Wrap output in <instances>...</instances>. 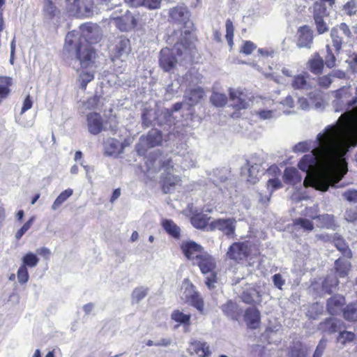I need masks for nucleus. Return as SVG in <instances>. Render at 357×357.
Listing matches in <instances>:
<instances>
[{
    "instance_id": "obj_63",
    "label": "nucleus",
    "mask_w": 357,
    "mask_h": 357,
    "mask_svg": "<svg viewBox=\"0 0 357 357\" xmlns=\"http://www.w3.org/2000/svg\"><path fill=\"white\" fill-rule=\"evenodd\" d=\"M318 218L324 222L322 227H330L333 225V216L331 215L324 214Z\"/></svg>"
},
{
    "instance_id": "obj_57",
    "label": "nucleus",
    "mask_w": 357,
    "mask_h": 357,
    "mask_svg": "<svg viewBox=\"0 0 357 357\" xmlns=\"http://www.w3.org/2000/svg\"><path fill=\"white\" fill-rule=\"evenodd\" d=\"M99 100L100 98L98 96L91 97L83 102V107L86 109H97L98 108Z\"/></svg>"
},
{
    "instance_id": "obj_5",
    "label": "nucleus",
    "mask_w": 357,
    "mask_h": 357,
    "mask_svg": "<svg viewBox=\"0 0 357 357\" xmlns=\"http://www.w3.org/2000/svg\"><path fill=\"white\" fill-rule=\"evenodd\" d=\"M330 38L331 42L327 45L333 47L336 54H340L342 48L351 42L353 34L349 26L342 22L331 29Z\"/></svg>"
},
{
    "instance_id": "obj_17",
    "label": "nucleus",
    "mask_w": 357,
    "mask_h": 357,
    "mask_svg": "<svg viewBox=\"0 0 357 357\" xmlns=\"http://www.w3.org/2000/svg\"><path fill=\"white\" fill-rule=\"evenodd\" d=\"M264 160L256 155L252 156L250 160L248 161L249 168L248 169V181L250 183L255 184L259 180V174L261 164Z\"/></svg>"
},
{
    "instance_id": "obj_53",
    "label": "nucleus",
    "mask_w": 357,
    "mask_h": 357,
    "mask_svg": "<svg viewBox=\"0 0 357 357\" xmlns=\"http://www.w3.org/2000/svg\"><path fill=\"white\" fill-rule=\"evenodd\" d=\"M17 280L20 284H25L28 282L29 275L27 268L20 266L17 273Z\"/></svg>"
},
{
    "instance_id": "obj_48",
    "label": "nucleus",
    "mask_w": 357,
    "mask_h": 357,
    "mask_svg": "<svg viewBox=\"0 0 357 357\" xmlns=\"http://www.w3.org/2000/svg\"><path fill=\"white\" fill-rule=\"evenodd\" d=\"M211 101L216 107H222L226 105L227 98L224 93H213L211 96Z\"/></svg>"
},
{
    "instance_id": "obj_22",
    "label": "nucleus",
    "mask_w": 357,
    "mask_h": 357,
    "mask_svg": "<svg viewBox=\"0 0 357 357\" xmlns=\"http://www.w3.org/2000/svg\"><path fill=\"white\" fill-rule=\"evenodd\" d=\"M342 321L336 318H328L319 325V329L328 334L336 333L340 329Z\"/></svg>"
},
{
    "instance_id": "obj_18",
    "label": "nucleus",
    "mask_w": 357,
    "mask_h": 357,
    "mask_svg": "<svg viewBox=\"0 0 357 357\" xmlns=\"http://www.w3.org/2000/svg\"><path fill=\"white\" fill-rule=\"evenodd\" d=\"M86 124L89 132L92 135H98L102 130V119L97 112H91L86 115Z\"/></svg>"
},
{
    "instance_id": "obj_11",
    "label": "nucleus",
    "mask_w": 357,
    "mask_h": 357,
    "mask_svg": "<svg viewBox=\"0 0 357 357\" xmlns=\"http://www.w3.org/2000/svg\"><path fill=\"white\" fill-rule=\"evenodd\" d=\"M130 52L131 46L130 40L127 38L121 36L116 41L115 47L114 49V60L120 59L121 61H124L128 58Z\"/></svg>"
},
{
    "instance_id": "obj_26",
    "label": "nucleus",
    "mask_w": 357,
    "mask_h": 357,
    "mask_svg": "<svg viewBox=\"0 0 357 357\" xmlns=\"http://www.w3.org/2000/svg\"><path fill=\"white\" fill-rule=\"evenodd\" d=\"M213 182L216 186H219L220 190L224 193L229 190V183H227V177L223 171L215 170L214 172Z\"/></svg>"
},
{
    "instance_id": "obj_7",
    "label": "nucleus",
    "mask_w": 357,
    "mask_h": 357,
    "mask_svg": "<svg viewBox=\"0 0 357 357\" xmlns=\"http://www.w3.org/2000/svg\"><path fill=\"white\" fill-rule=\"evenodd\" d=\"M181 298L184 302L195 307L201 314L204 313V301L199 294L196 291L195 287L188 278L184 279L182 282Z\"/></svg>"
},
{
    "instance_id": "obj_44",
    "label": "nucleus",
    "mask_w": 357,
    "mask_h": 357,
    "mask_svg": "<svg viewBox=\"0 0 357 357\" xmlns=\"http://www.w3.org/2000/svg\"><path fill=\"white\" fill-rule=\"evenodd\" d=\"M172 319L181 324H188L190 319V314H184L183 312L176 310H174L171 315Z\"/></svg>"
},
{
    "instance_id": "obj_28",
    "label": "nucleus",
    "mask_w": 357,
    "mask_h": 357,
    "mask_svg": "<svg viewBox=\"0 0 357 357\" xmlns=\"http://www.w3.org/2000/svg\"><path fill=\"white\" fill-rule=\"evenodd\" d=\"M310 71L315 74H321L324 68V60L318 54H315L314 56L308 61Z\"/></svg>"
},
{
    "instance_id": "obj_45",
    "label": "nucleus",
    "mask_w": 357,
    "mask_h": 357,
    "mask_svg": "<svg viewBox=\"0 0 357 357\" xmlns=\"http://www.w3.org/2000/svg\"><path fill=\"white\" fill-rule=\"evenodd\" d=\"M294 229L302 228L305 231H312L314 228L313 224L310 220L302 218L294 220Z\"/></svg>"
},
{
    "instance_id": "obj_3",
    "label": "nucleus",
    "mask_w": 357,
    "mask_h": 357,
    "mask_svg": "<svg viewBox=\"0 0 357 357\" xmlns=\"http://www.w3.org/2000/svg\"><path fill=\"white\" fill-rule=\"evenodd\" d=\"M194 166L192 160L188 161L186 156L182 158L178 154L165 159L162 162L163 173L162 174V190L165 193H172L176 186L181 185L179 176L174 174L180 169H185Z\"/></svg>"
},
{
    "instance_id": "obj_59",
    "label": "nucleus",
    "mask_w": 357,
    "mask_h": 357,
    "mask_svg": "<svg viewBox=\"0 0 357 357\" xmlns=\"http://www.w3.org/2000/svg\"><path fill=\"white\" fill-rule=\"evenodd\" d=\"M256 45L251 41H246L243 45L241 52L246 55L250 54L254 50H255Z\"/></svg>"
},
{
    "instance_id": "obj_32",
    "label": "nucleus",
    "mask_w": 357,
    "mask_h": 357,
    "mask_svg": "<svg viewBox=\"0 0 357 357\" xmlns=\"http://www.w3.org/2000/svg\"><path fill=\"white\" fill-rule=\"evenodd\" d=\"M333 243L337 249L340 250L345 257L350 258L351 257V252L342 238L336 236H334Z\"/></svg>"
},
{
    "instance_id": "obj_14",
    "label": "nucleus",
    "mask_w": 357,
    "mask_h": 357,
    "mask_svg": "<svg viewBox=\"0 0 357 357\" xmlns=\"http://www.w3.org/2000/svg\"><path fill=\"white\" fill-rule=\"evenodd\" d=\"M181 249L185 256L193 263L204 252L200 245L191 241L183 243Z\"/></svg>"
},
{
    "instance_id": "obj_25",
    "label": "nucleus",
    "mask_w": 357,
    "mask_h": 357,
    "mask_svg": "<svg viewBox=\"0 0 357 357\" xmlns=\"http://www.w3.org/2000/svg\"><path fill=\"white\" fill-rule=\"evenodd\" d=\"M105 152L107 155H112L120 153L122 151L121 143L114 138H109L105 144Z\"/></svg>"
},
{
    "instance_id": "obj_12",
    "label": "nucleus",
    "mask_w": 357,
    "mask_h": 357,
    "mask_svg": "<svg viewBox=\"0 0 357 357\" xmlns=\"http://www.w3.org/2000/svg\"><path fill=\"white\" fill-rule=\"evenodd\" d=\"M241 300L248 304H259L261 302L260 292L252 285L246 284L239 293Z\"/></svg>"
},
{
    "instance_id": "obj_30",
    "label": "nucleus",
    "mask_w": 357,
    "mask_h": 357,
    "mask_svg": "<svg viewBox=\"0 0 357 357\" xmlns=\"http://www.w3.org/2000/svg\"><path fill=\"white\" fill-rule=\"evenodd\" d=\"M94 79V71L91 70V68L86 70H82L79 75L78 82L79 87L84 90L86 88L87 84Z\"/></svg>"
},
{
    "instance_id": "obj_55",
    "label": "nucleus",
    "mask_w": 357,
    "mask_h": 357,
    "mask_svg": "<svg viewBox=\"0 0 357 357\" xmlns=\"http://www.w3.org/2000/svg\"><path fill=\"white\" fill-rule=\"evenodd\" d=\"M257 114L263 120L271 119L279 116V114L274 109H261L257 112Z\"/></svg>"
},
{
    "instance_id": "obj_10",
    "label": "nucleus",
    "mask_w": 357,
    "mask_h": 357,
    "mask_svg": "<svg viewBox=\"0 0 357 357\" xmlns=\"http://www.w3.org/2000/svg\"><path fill=\"white\" fill-rule=\"evenodd\" d=\"M236 220L233 218L217 219L213 221L210 227L212 229H218L228 237H233L236 229Z\"/></svg>"
},
{
    "instance_id": "obj_46",
    "label": "nucleus",
    "mask_w": 357,
    "mask_h": 357,
    "mask_svg": "<svg viewBox=\"0 0 357 357\" xmlns=\"http://www.w3.org/2000/svg\"><path fill=\"white\" fill-rule=\"evenodd\" d=\"M291 86L295 89H307L309 84L304 75H298L294 77Z\"/></svg>"
},
{
    "instance_id": "obj_52",
    "label": "nucleus",
    "mask_w": 357,
    "mask_h": 357,
    "mask_svg": "<svg viewBox=\"0 0 357 357\" xmlns=\"http://www.w3.org/2000/svg\"><path fill=\"white\" fill-rule=\"evenodd\" d=\"M316 30L319 34H323L329 30V27L324 21V17L314 18Z\"/></svg>"
},
{
    "instance_id": "obj_35",
    "label": "nucleus",
    "mask_w": 357,
    "mask_h": 357,
    "mask_svg": "<svg viewBox=\"0 0 357 357\" xmlns=\"http://www.w3.org/2000/svg\"><path fill=\"white\" fill-rule=\"evenodd\" d=\"M11 84V79L9 77H0V103L10 93L9 86Z\"/></svg>"
},
{
    "instance_id": "obj_62",
    "label": "nucleus",
    "mask_w": 357,
    "mask_h": 357,
    "mask_svg": "<svg viewBox=\"0 0 357 357\" xmlns=\"http://www.w3.org/2000/svg\"><path fill=\"white\" fill-rule=\"evenodd\" d=\"M161 0H145L143 6L149 9H158L160 8Z\"/></svg>"
},
{
    "instance_id": "obj_60",
    "label": "nucleus",
    "mask_w": 357,
    "mask_h": 357,
    "mask_svg": "<svg viewBox=\"0 0 357 357\" xmlns=\"http://www.w3.org/2000/svg\"><path fill=\"white\" fill-rule=\"evenodd\" d=\"M344 218H345L346 220L348 222H354L355 220H357L356 209L354 208L347 209L345 214H344Z\"/></svg>"
},
{
    "instance_id": "obj_31",
    "label": "nucleus",
    "mask_w": 357,
    "mask_h": 357,
    "mask_svg": "<svg viewBox=\"0 0 357 357\" xmlns=\"http://www.w3.org/2000/svg\"><path fill=\"white\" fill-rule=\"evenodd\" d=\"M335 264L338 275L341 278L345 277L350 268V262L348 259L339 258L335 261Z\"/></svg>"
},
{
    "instance_id": "obj_13",
    "label": "nucleus",
    "mask_w": 357,
    "mask_h": 357,
    "mask_svg": "<svg viewBox=\"0 0 357 357\" xmlns=\"http://www.w3.org/2000/svg\"><path fill=\"white\" fill-rule=\"evenodd\" d=\"M313 31L307 26H303L297 31L296 46L298 48L310 49L313 44Z\"/></svg>"
},
{
    "instance_id": "obj_2",
    "label": "nucleus",
    "mask_w": 357,
    "mask_h": 357,
    "mask_svg": "<svg viewBox=\"0 0 357 357\" xmlns=\"http://www.w3.org/2000/svg\"><path fill=\"white\" fill-rule=\"evenodd\" d=\"M84 43L74 40V34L68 33L65 40V47L70 52L75 47L76 58L82 68H90L93 66L96 53L89 43H96L100 39V28L94 24H84L80 26Z\"/></svg>"
},
{
    "instance_id": "obj_39",
    "label": "nucleus",
    "mask_w": 357,
    "mask_h": 357,
    "mask_svg": "<svg viewBox=\"0 0 357 357\" xmlns=\"http://www.w3.org/2000/svg\"><path fill=\"white\" fill-rule=\"evenodd\" d=\"M337 280L333 275L327 276L323 282L322 287L327 293L331 294L336 289Z\"/></svg>"
},
{
    "instance_id": "obj_38",
    "label": "nucleus",
    "mask_w": 357,
    "mask_h": 357,
    "mask_svg": "<svg viewBox=\"0 0 357 357\" xmlns=\"http://www.w3.org/2000/svg\"><path fill=\"white\" fill-rule=\"evenodd\" d=\"M204 93V91L202 88L197 87L188 92L185 96L190 102V104L192 105L198 102L199 100L203 98Z\"/></svg>"
},
{
    "instance_id": "obj_1",
    "label": "nucleus",
    "mask_w": 357,
    "mask_h": 357,
    "mask_svg": "<svg viewBox=\"0 0 357 357\" xmlns=\"http://www.w3.org/2000/svg\"><path fill=\"white\" fill-rule=\"evenodd\" d=\"M357 146V112L342 114L335 123L327 126L315 141H304L294 147V152L312 151L299 161V169L306 173L305 188L312 186L326 192L335 187L348 172L346 155Z\"/></svg>"
},
{
    "instance_id": "obj_58",
    "label": "nucleus",
    "mask_w": 357,
    "mask_h": 357,
    "mask_svg": "<svg viewBox=\"0 0 357 357\" xmlns=\"http://www.w3.org/2000/svg\"><path fill=\"white\" fill-rule=\"evenodd\" d=\"M343 197L349 202H357V190L349 189L342 194Z\"/></svg>"
},
{
    "instance_id": "obj_24",
    "label": "nucleus",
    "mask_w": 357,
    "mask_h": 357,
    "mask_svg": "<svg viewBox=\"0 0 357 357\" xmlns=\"http://www.w3.org/2000/svg\"><path fill=\"white\" fill-rule=\"evenodd\" d=\"M245 319L250 328L257 327L260 321V312L256 307H249L245 313Z\"/></svg>"
},
{
    "instance_id": "obj_43",
    "label": "nucleus",
    "mask_w": 357,
    "mask_h": 357,
    "mask_svg": "<svg viewBox=\"0 0 357 357\" xmlns=\"http://www.w3.org/2000/svg\"><path fill=\"white\" fill-rule=\"evenodd\" d=\"M149 293V288L144 287H139L135 288L132 293V300L135 303H139Z\"/></svg>"
},
{
    "instance_id": "obj_41",
    "label": "nucleus",
    "mask_w": 357,
    "mask_h": 357,
    "mask_svg": "<svg viewBox=\"0 0 357 357\" xmlns=\"http://www.w3.org/2000/svg\"><path fill=\"white\" fill-rule=\"evenodd\" d=\"M307 353L306 347L301 343H296L291 349L289 357H306Z\"/></svg>"
},
{
    "instance_id": "obj_29",
    "label": "nucleus",
    "mask_w": 357,
    "mask_h": 357,
    "mask_svg": "<svg viewBox=\"0 0 357 357\" xmlns=\"http://www.w3.org/2000/svg\"><path fill=\"white\" fill-rule=\"evenodd\" d=\"M162 225L164 229L172 237L178 238L180 236V228L172 220H163Z\"/></svg>"
},
{
    "instance_id": "obj_34",
    "label": "nucleus",
    "mask_w": 357,
    "mask_h": 357,
    "mask_svg": "<svg viewBox=\"0 0 357 357\" xmlns=\"http://www.w3.org/2000/svg\"><path fill=\"white\" fill-rule=\"evenodd\" d=\"M73 193L72 189L68 188L63 191L55 199L52 205L53 211L57 210Z\"/></svg>"
},
{
    "instance_id": "obj_49",
    "label": "nucleus",
    "mask_w": 357,
    "mask_h": 357,
    "mask_svg": "<svg viewBox=\"0 0 357 357\" xmlns=\"http://www.w3.org/2000/svg\"><path fill=\"white\" fill-rule=\"evenodd\" d=\"M312 15L314 18L324 17L326 15V8L324 3L315 2L312 6Z\"/></svg>"
},
{
    "instance_id": "obj_9",
    "label": "nucleus",
    "mask_w": 357,
    "mask_h": 357,
    "mask_svg": "<svg viewBox=\"0 0 357 357\" xmlns=\"http://www.w3.org/2000/svg\"><path fill=\"white\" fill-rule=\"evenodd\" d=\"M161 142V132L157 130H151L146 136H142L139 138V142L135 146V149L139 155H143L149 149L158 146Z\"/></svg>"
},
{
    "instance_id": "obj_51",
    "label": "nucleus",
    "mask_w": 357,
    "mask_h": 357,
    "mask_svg": "<svg viewBox=\"0 0 357 357\" xmlns=\"http://www.w3.org/2000/svg\"><path fill=\"white\" fill-rule=\"evenodd\" d=\"M226 27V39L227 40V43L229 46H232L233 45V38H234V25L233 22L231 21V20L228 19L226 21L225 24Z\"/></svg>"
},
{
    "instance_id": "obj_19",
    "label": "nucleus",
    "mask_w": 357,
    "mask_h": 357,
    "mask_svg": "<svg viewBox=\"0 0 357 357\" xmlns=\"http://www.w3.org/2000/svg\"><path fill=\"white\" fill-rule=\"evenodd\" d=\"M189 12L186 7L176 6L169 10V17L174 22L178 24H192L189 22Z\"/></svg>"
},
{
    "instance_id": "obj_54",
    "label": "nucleus",
    "mask_w": 357,
    "mask_h": 357,
    "mask_svg": "<svg viewBox=\"0 0 357 357\" xmlns=\"http://www.w3.org/2000/svg\"><path fill=\"white\" fill-rule=\"evenodd\" d=\"M343 10L347 15L351 16L357 13V1L356 0H351L348 1L344 6Z\"/></svg>"
},
{
    "instance_id": "obj_64",
    "label": "nucleus",
    "mask_w": 357,
    "mask_h": 357,
    "mask_svg": "<svg viewBox=\"0 0 357 357\" xmlns=\"http://www.w3.org/2000/svg\"><path fill=\"white\" fill-rule=\"evenodd\" d=\"M273 282L274 285L280 289H282V286L285 283V280L280 273L275 274L273 276Z\"/></svg>"
},
{
    "instance_id": "obj_20",
    "label": "nucleus",
    "mask_w": 357,
    "mask_h": 357,
    "mask_svg": "<svg viewBox=\"0 0 357 357\" xmlns=\"http://www.w3.org/2000/svg\"><path fill=\"white\" fill-rule=\"evenodd\" d=\"M229 98L233 102V105L236 109H245L248 107L249 103L247 100L246 96L238 89H229Z\"/></svg>"
},
{
    "instance_id": "obj_40",
    "label": "nucleus",
    "mask_w": 357,
    "mask_h": 357,
    "mask_svg": "<svg viewBox=\"0 0 357 357\" xmlns=\"http://www.w3.org/2000/svg\"><path fill=\"white\" fill-rule=\"evenodd\" d=\"M196 353L202 357H208L211 355L209 346L206 342H196L193 344Z\"/></svg>"
},
{
    "instance_id": "obj_37",
    "label": "nucleus",
    "mask_w": 357,
    "mask_h": 357,
    "mask_svg": "<svg viewBox=\"0 0 357 357\" xmlns=\"http://www.w3.org/2000/svg\"><path fill=\"white\" fill-rule=\"evenodd\" d=\"M22 266H24L26 268H34L38 265L39 262V258L36 255L29 252L22 257Z\"/></svg>"
},
{
    "instance_id": "obj_8",
    "label": "nucleus",
    "mask_w": 357,
    "mask_h": 357,
    "mask_svg": "<svg viewBox=\"0 0 357 357\" xmlns=\"http://www.w3.org/2000/svg\"><path fill=\"white\" fill-rule=\"evenodd\" d=\"M122 10H116L110 17V22L121 31L131 30L137 25V20L133 15L128 10L123 14Z\"/></svg>"
},
{
    "instance_id": "obj_36",
    "label": "nucleus",
    "mask_w": 357,
    "mask_h": 357,
    "mask_svg": "<svg viewBox=\"0 0 357 357\" xmlns=\"http://www.w3.org/2000/svg\"><path fill=\"white\" fill-rule=\"evenodd\" d=\"M237 305L236 303L228 301L225 304L222 305L221 309L223 313L232 319H234L238 312H237Z\"/></svg>"
},
{
    "instance_id": "obj_47",
    "label": "nucleus",
    "mask_w": 357,
    "mask_h": 357,
    "mask_svg": "<svg viewBox=\"0 0 357 357\" xmlns=\"http://www.w3.org/2000/svg\"><path fill=\"white\" fill-rule=\"evenodd\" d=\"M356 338V335L350 331H341L337 338L338 342L342 345L353 342Z\"/></svg>"
},
{
    "instance_id": "obj_56",
    "label": "nucleus",
    "mask_w": 357,
    "mask_h": 357,
    "mask_svg": "<svg viewBox=\"0 0 357 357\" xmlns=\"http://www.w3.org/2000/svg\"><path fill=\"white\" fill-rule=\"evenodd\" d=\"M34 221V217H31L24 225L16 232L15 238L20 239L31 228Z\"/></svg>"
},
{
    "instance_id": "obj_21",
    "label": "nucleus",
    "mask_w": 357,
    "mask_h": 357,
    "mask_svg": "<svg viewBox=\"0 0 357 357\" xmlns=\"http://www.w3.org/2000/svg\"><path fill=\"white\" fill-rule=\"evenodd\" d=\"M344 304V298L341 295H335L328 300L327 310L331 314H337L342 312Z\"/></svg>"
},
{
    "instance_id": "obj_23",
    "label": "nucleus",
    "mask_w": 357,
    "mask_h": 357,
    "mask_svg": "<svg viewBox=\"0 0 357 357\" xmlns=\"http://www.w3.org/2000/svg\"><path fill=\"white\" fill-rule=\"evenodd\" d=\"M283 180L287 184L296 185L301 183L302 176L295 167H287L284 171Z\"/></svg>"
},
{
    "instance_id": "obj_61",
    "label": "nucleus",
    "mask_w": 357,
    "mask_h": 357,
    "mask_svg": "<svg viewBox=\"0 0 357 357\" xmlns=\"http://www.w3.org/2000/svg\"><path fill=\"white\" fill-rule=\"evenodd\" d=\"M332 82H333V78L331 76V74L320 77L319 78V84L321 86H323L325 88L328 87L331 84Z\"/></svg>"
},
{
    "instance_id": "obj_6",
    "label": "nucleus",
    "mask_w": 357,
    "mask_h": 357,
    "mask_svg": "<svg viewBox=\"0 0 357 357\" xmlns=\"http://www.w3.org/2000/svg\"><path fill=\"white\" fill-rule=\"evenodd\" d=\"M197 264L202 273L206 275L205 284L209 289L215 287V284L217 282V273L215 272L216 263L214 258H213L206 252H204L197 260L193 263Z\"/></svg>"
},
{
    "instance_id": "obj_27",
    "label": "nucleus",
    "mask_w": 357,
    "mask_h": 357,
    "mask_svg": "<svg viewBox=\"0 0 357 357\" xmlns=\"http://www.w3.org/2000/svg\"><path fill=\"white\" fill-rule=\"evenodd\" d=\"M267 189L268 191V195H266L264 197L260 194V201L266 204L270 199V197L272 192L277 189L282 188V185L281 181L278 178H271L267 181Z\"/></svg>"
},
{
    "instance_id": "obj_16",
    "label": "nucleus",
    "mask_w": 357,
    "mask_h": 357,
    "mask_svg": "<svg viewBox=\"0 0 357 357\" xmlns=\"http://www.w3.org/2000/svg\"><path fill=\"white\" fill-rule=\"evenodd\" d=\"M75 15L77 17H89L93 14V0H74Z\"/></svg>"
},
{
    "instance_id": "obj_33",
    "label": "nucleus",
    "mask_w": 357,
    "mask_h": 357,
    "mask_svg": "<svg viewBox=\"0 0 357 357\" xmlns=\"http://www.w3.org/2000/svg\"><path fill=\"white\" fill-rule=\"evenodd\" d=\"M209 218L206 215L198 213L191 218L192 225L197 229H204L207 225Z\"/></svg>"
},
{
    "instance_id": "obj_4",
    "label": "nucleus",
    "mask_w": 357,
    "mask_h": 357,
    "mask_svg": "<svg viewBox=\"0 0 357 357\" xmlns=\"http://www.w3.org/2000/svg\"><path fill=\"white\" fill-rule=\"evenodd\" d=\"M190 45L189 43L185 42L184 43L181 41L176 43L172 50L167 47L162 49L160 53V66L166 72L170 71L177 62L174 57V53L178 56L188 54Z\"/></svg>"
},
{
    "instance_id": "obj_15",
    "label": "nucleus",
    "mask_w": 357,
    "mask_h": 357,
    "mask_svg": "<svg viewBox=\"0 0 357 357\" xmlns=\"http://www.w3.org/2000/svg\"><path fill=\"white\" fill-rule=\"evenodd\" d=\"M248 248L245 243H234L227 252L229 259L234 261H240L245 258L248 255Z\"/></svg>"
},
{
    "instance_id": "obj_42",
    "label": "nucleus",
    "mask_w": 357,
    "mask_h": 357,
    "mask_svg": "<svg viewBox=\"0 0 357 357\" xmlns=\"http://www.w3.org/2000/svg\"><path fill=\"white\" fill-rule=\"evenodd\" d=\"M326 47L327 54L325 56V63L328 68H332L335 66L336 56L338 54H336L335 50L333 52V48L331 45H326Z\"/></svg>"
},
{
    "instance_id": "obj_50",
    "label": "nucleus",
    "mask_w": 357,
    "mask_h": 357,
    "mask_svg": "<svg viewBox=\"0 0 357 357\" xmlns=\"http://www.w3.org/2000/svg\"><path fill=\"white\" fill-rule=\"evenodd\" d=\"M344 317L349 321L357 320V307L356 305H349L343 311Z\"/></svg>"
}]
</instances>
